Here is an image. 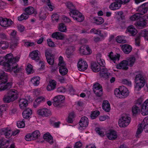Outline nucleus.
I'll return each instance as SVG.
<instances>
[{"label":"nucleus","mask_w":148,"mask_h":148,"mask_svg":"<svg viewBox=\"0 0 148 148\" xmlns=\"http://www.w3.org/2000/svg\"><path fill=\"white\" fill-rule=\"evenodd\" d=\"M67 7L70 9V15L73 19L79 22H82L84 20V17L82 14L75 9V7L71 2L66 3Z\"/></svg>","instance_id":"obj_1"},{"label":"nucleus","mask_w":148,"mask_h":148,"mask_svg":"<svg viewBox=\"0 0 148 148\" xmlns=\"http://www.w3.org/2000/svg\"><path fill=\"white\" fill-rule=\"evenodd\" d=\"M115 95L119 98H124L129 95L130 92L127 88L124 86H119L115 89L114 91Z\"/></svg>","instance_id":"obj_2"},{"label":"nucleus","mask_w":148,"mask_h":148,"mask_svg":"<svg viewBox=\"0 0 148 148\" xmlns=\"http://www.w3.org/2000/svg\"><path fill=\"white\" fill-rule=\"evenodd\" d=\"M18 92L16 90L11 89L4 96L3 99V101L4 102L7 103L13 102L18 98Z\"/></svg>","instance_id":"obj_3"},{"label":"nucleus","mask_w":148,"mask_h":148,"mask_svg":"<svg viewBox=\"0 0 148 148\" xmlns=\"http://www.w3.org/2000/svg\"><path fill=\"white\" fill-rule=\"evenodd\" d=\"M7 75L5 73L4 71L0 72V80H2L3 82L0 84V91H4L9 89L11 87V83H6L7 81Z\"/></svg>","instance_id":"obj_4"},{"label":"nucleus","mask_w":148,"mask_h":148,"mask_svg":"<svg viewBox=\"0 0 148 148\" xmlns=\"http://www.w3.org/2000/svg\"><path fill=\"white\" fill-rule=\"evenodd\" d=\"M11 70L10 71H6L10 72L13 71L14 73V75L19 79H23L24 77V75L22 72L23 68L22 66L18 67L17 64H14L10 66Z\"/></svg>","instance_id":"obj_5"},{"label":"nucleus","mask_w":148,"mask_h":148,"mask_svg":"<svg viewBox=\"0 0 148 148\" xmlns=\"http://www.w3.org/2000/svg\"><path fill=\"white\" fill-rule=\"evenodd\" d=\"M135 82L136 85L135 86V90L137 91L140 90L145 84V79L140 74L136 75Z\"/></svg>","instance_id":"obj_6"},{"label":"nucleus","mask_w":148,"mask_h":148,"mask_svg":"<svg viewBox=\"0 0 148 148\" xmlns=\"http://www.w3.org/2000/svg\"><path fill=\"white\" fill-rule=\"evenodd\" d=\"M131 118L126 114L122 115L119 118L118 121V125L121 127H125L130 124Z\"/></svg>","instance_id":"obj_7"},{"label":"nucleus","mask_w":148,"mask_h":148,"mask_svg":"<svg viewBox=\"0 0 148 148\" xmlns=\"http://www.w3.org/2000/svg\"><path fill=\"white\" fill-rule=\"evenodd\" d=\"M4 58L5 63V71H10L11 70L10 66L13 65L12 64L13 55L11 53H8L5 56Z\"/></svg>","instance_id":"obj_8"},{"label":"nucleus","mask_w":148,"mask_h":148,"mask_svg":"<svg viewBox=\"0 0 148 148\" xmlns=\"http://www.w3.org/2000/svg\"><path fill=\"white\" fill-rule=\"evenodd\" d=\"M13 23V22L9 18L0 17V25L4 27H8Z\"/></svg>","instance_id":"obj_9"},{"label":"nucleus","mask_w":148,"mask_h":148,"mask_svg":"<svg viewBox=\"0 0 148 148\" xmlns=\"http://www.w3.org/2000/svg\"><path fill=\"white\" fill-rule=\"evenodd\" d=\"M77 66L79 71H83L87 69L88 65L87 63L84 59L80 58L78 62Z\"/></svg>","instance_id":"obj_10"},{"label":"nucleus","mask_w":148,"mask_h":148,"mask_svg":"<svg viewBox=\"0 0 148 148\" xmlns=\"http://www.w3.org/2000/svg\"><path fill=\"white\" fill-rule=\"evenodd\" d=\"M80 127L79 129L81 130L85 129L88 126V118L86 116L82 117L79 123Z\"/></svg>","instance_id":"obj_11"},{"label":"nucleus","mask_w":148,"mask_h":148,"mask_svg":"<svg viewBox=\"0 0 148 148\" xmlns=\"http://www.w3.org/2000/svg\"><path fill=\"white\" fill-rule=\"evenodd\" d=\"M65 97L62 95H58L55 97L53 99V105L54 106L57 107L60 105Z\"/></svg>","instance_id":"obj_12"},{"label":"nucleus","mask_w":148,"mask_h":148,"mask_svg":"<svg viewBox=\"0 0 148 148\" xmlns=\"http://www.w3.org/2000/svg\"><path fill=\"white\" fill-rule=\"evenodd\" d=\"M93 91L96 95L99 97L102 94V88L101 86L98 83H96L93 86Z\"/></svg>","instance_id":"obj_13"},{"label":"nucleus","mask_w":148,"mask_h":148,"mask_svg":"<svg viewBox=\"0 0 148 148\" xmlns=\"http://www.w3.org/2000/svg\"><path fill=\"white\" fill-rule=\"evenodd\" d=\"M108 56L109 60L113 62L114 63H115L116 61H119L120 57L119 54L117 53L114 54L112 51L108 53Z\"/></svg>","instance_id":"obj_14"},{"label":"nucleus","mask_w":148,"mask_h":148,"mask_svg":"<svg viewBox=\"0 0 148 148\" xmlns=\"http://www.w3.org/2000/svg\"><path fill=\"white\" fill-rule=\"evenodd\" d=\"M37 113L39 115L47 117L50 115L51 113L49 110L46 108H43L39 109L38 110Z\"/></svg>","instance_id":"obj_15"},{"label":"nucleus","mask_w":148,"mask_h":148,"mask_svg":"<svg viewBox=\"0 0 148 148\" xmlns=\"http://www.w3.org/2000/svg\"><path fill=\"white\" fill-rule=\"evenodd\" d=\"M141 112L143 115L148 114V99L144 101L142 105Z\"/></svg>","instance_id":"obj_16"},{"label":"nucleus","mask_w":148,"mask_h":148,"mask_svg":"<svg viewBox=\"0 0 148 148\" xmlns=\"http://www.w3.org/2000/svg\"><path fill=\"white\" fill-rule=\"evenodd\" d=\"M1 132L7 138H10L12 136V131L10 127H6L2 129Z\"/></svg>","instance_id":"obj_17"},{"label":"nucleus","mask_w":148,"mask_h":148,"mask_svg":"<svg viewBox=\"0 0 148 148\" xmlns=\"http://www.w3.org/2000/svg\"><path fill=\"white\" fill-rule=\"evenodd\" d=\"M128 63L127 60H123L116 66L117 69L127 70L128 69Z\"/></svg>","instance_id":"obj_18"},{"label":"nucleus","mask_w":148,"mask_h":148,"mask_svg":"<svg viewBox=\"0 0 148 148\" xmlns=\"http://www.w3.org/2000/svg\"><path fill=\"white\" fill-rule=\"evenodd\" d=\"M56 82L54 80H50L46 87V89L48 91H50L54 90L56 87Z\"/></svg>","instance_id":"obj_19"},{"label":"nucleus","mask_w":148,"mask_h":148,"mask_svg":"<svg viewBox=\"0 0 148 148\" xmlns=\"http://www.w3.org/2000/svg\"><path fill=\"white\" fill-rule=\"evenodd\" d=\"M121 6V4L118 0H115V1L109 5V8L112 10H114L119 9Z\"/></svg>","instance_id":"obj_20"},{"label":"nucleus","mask_w":148,"mask_h":148,"mask_svg":"<svg viewBox=\"0 0 148 148\" xmlns=\"http://www.w3.org/2000/svg\"><path fill=\"white\" fill-rule=\"evenodd\" d=\"M100 76L105 79L108 78L110 75L107 69L103 68L101 69L99 73Z\"/></svg>","instance_id":"obj_21"},{"label":"nucleus","mask_w":148,"mask_h":148,"mask_svg":"<svg viewBox=\"0 0 148 148\" xmlns=\"http://www.w3.org/2000/svg\"><path fill=\"white\" fill-rule=\"evenodd\" d=\"M39 52L38 50H34L29 54V56L32 59L37 61L39 60Z\"/></svg>","instance_id":"obj_22"},{"label":"nucleus","mask_w":148,"mask_h":148,"mask_svg":"<svg viewBox=\"0 0 148 148\" xmlns=\"http://www.w3.org/2000/svg\"><path fill=\"white\" fill-rule=\"evenodd\" d=\"M18 105L20 108L23 110L28 106V101L25 99H21L19 101Z\"/></svg>","instance_id":"obj_23"},{"label":"nucleus","mask_w":148,"mask_h":148,"mask_svg":"<svg viewBox=\"0 0 148 148\" xmlns=\"http://www.w3.org/2000/svg\"><path fill=\"white\" fill-rule=\"evenodd\" d=\"M106 136L108 139L111 140H115L118 136L116 132L113 130H110L107 134Z\"/></svg>","instance_id":"obj_24"},{"label":"nucleus","mask_w":148,"mask_h":148,"mask_svg":"<svg viewBox=\"0 0 148 148\" xmlns=\"http://www.w3.org/2000/svg\"><path fill=\"white\" fill-rule=\"evenodd\" d=\"M32 114L31 109L27 108L24 110L22 113L23 117L25 119H28Z\"/></svg>","instance_id":"obj_25"},{"label":"nucleus","mask_w":148,"mask_h":148,"mask_svg":"<svg viewBox=\"0 0 148 148\" xmlns=\"http://www.w3.org/2000/svg\"><path fill=\"white\" fill-rule=\"evenodd\" d=\"M121 49L123 52L126 54H128L132 51V47L130 45L127 44H125L123 45H121Z\"/></svg>","instance_id":"obj_26"},{"label":"nucleus","mask_w":148,"mask_h":148,"mask_svg":"<svg viewBox=\"0 0 148 148\" xmlns=\"http://www.w3.org/2000/svg\"><path fill=\"white\" fill-rule=\"evenodd\" d=\"M43 137L45 140L50 144H52L53 143V137L49 133H46L44 135Z\"/></svg>","instance_id":"obj_27"},{"label":"nucleus","mask_w":148,"mask_h":148,"mask_svg":"<svg viewBox=\"0 0 148 148\" xmlns=\"http://www.w3.org/2000/svg\"><path fill=\"white\" fill-rule=\"evenodd\" d=\"M144 130L145 132H148V122L147 125H144L142 126H140L139 128H138L136 132V135L138 136V135L141 134L143 130Z\"/></svg>","instance_id":"obj_28"},{"label":"nucleus","mask_w":148,"mask_h":148,"mask_svg":"<svg viewBox=\"0 0 148 148\" xmlns=\"http://www.w3.org/2000/svg\"><path fill=\"white\" fill-rule=\"evenodd\" d=\"M91 68L93 71L97 72L100 70V66L95 62H93L91 64Z\"/></svg>","instance_id":"obj_29"},{"label":"nucleus","mask_w":148,"mask_h":148,"mask_svg":"<svg viewBox=\"0 0 148 148\" xmlns=\"http://www.w3.org/2000/svg\"><path fill=\"white\" fill-rule=\"evenodd\" d=\"M52 38L62 40L64 38L63 34L59 32H56L52 34L51 35Z\"/></svg>","instance_id":"obj_30"},{"label":"nucleus","mask_w":148,"mask_h":148,"mask_svg":"<svg viewBox=\"0 0 148 148\" xmlns=\"http://www.w3.org/2000/svg\"><path fill=\"white\" fill-rule=\"evenodd\" d=\"M96 61L97 63L100 66H103L105 64L104 60L102 58L101 55L97 54L96 57Z\"/></svg>","instance_id":"obj_31"},{"label":"nucleus","mask_w":148,"mask_h":148,"mask_svg":"<svg viewBox=\"0 0 148 148\" xmlns=\"http://www.w3.org/2000/svg\"><path fill=\"white\" fill-rule=\"evenodd\" d=\"M103 109L105 111L108 112L110 109V104L107 100L104 101L102 104Z\"/></svg>","instance_id":"obj_32"},{"label":"nucleus","mask_w":148,"mask_h":148,"mask_svg":"<svg viewBox=\"0 0 148 148\" xmlns=\"http://www.w3.org/2000/svg\"><path fill=\"white\" fill-rule=\"evenodd\" d=\"M25 11L28 15H30L34 13L35 14H37V12L35 11L34 8L32 7L29 6L25 8Z\"/></svg>","instance_id":"obj_33"},{"label":"nucleus","mask_w":148,"mask_h":148,"mask_svg":"<svg viewBox=\"0 0 148 148\" xmlns=\"http://www.w3.org/2000/svg\"><path fill=\"white\" fill-rule=\"evenodd\" d=\"M40 80V77L38 76H36L32 78L31 80V81L32 84L34 86H37L39 84Z\"/></svg>","instance_id":"obj_34"},{"label":"nucleus","mask_w":148,"mask_h":148,"mask_svg":"<svg viewBox=\"0 0 148 148\" xmlns=\"http://www.w3.org/2000/svg\"><path fill=\"white\" fill-rule=\"evenodd\" d=\"M126 36H118L116 38V41L119 43H125L126 42Z\"/></svg>","instance_id":"obj_35"},{"label":"nucleus","mask_w":148,"mask_h":148,"mask_svg":"<svg viewBox=\"0 0 148 148\" xmlns=\"http://www.w3.org/2000/svg\"><path fill=\"white\" fill-rule=\"evenodd\" d=\"M127 62L128 65L130 67H132L136 62V59L135 57L130 56L127 59Z\"/></svg>","instance_id":"obj_36"},{"label":"nucleus","mask_w":148,"mask_h":148,"mask_svg":"<svg viewBox=\"0 0 148 148\" xmlns=\"http://www.w3.org/2000/svg\"><path fill=\"white\" fill-rule=\"evenodd\" d=\"M65 66H60L59 67V72L62 75H66L68 71V69Z\"/></svg>","instance_id":"obj_37"},{"label":"nucleus","mask_w":148,"mask_h":148,"mask_svg":"<svg viewBox=\"0 0 148 148\" xmlns=\"http://www.w3.org/2000/svg\"><path fill=\"white\" fill-rule=\"evenodd\" d=\"M41 1L44 3H46L47 5V8L48 10L50 11L53 10L54 7L52 5L50 0H41Z\"/></svg>","instance_id":"obj_38"},{"label":"nucleus","mask_w":148,"mask_h":148,"mask_svg":"<svg viewBox=\"0 0 148 148\" xmlns=\"http://www.w3.org/2000/svg\"><path fill=\"white\" fill-rule=\"evenodd\" d=\"M127 30L132 36H134L136 34L137 32L136 29L133 26H130L128 27Z\"/></svg>","instance_id":"obj_39"},{"label":"nucleus","mask_w":148,"mask_h":148,"mask_svg":"<svg viewBox=\"0 0 148 148\" xmlns=\"http://www.w3.org/2000/svg\"><path fill=\"white\" fill-rule=\"evenodd\" d=\"M9 44L8 42L5 41H1L0 42V48L3 49L5 50L8 47Z\"/></svg>","instance_id":"obj_40"},{"label":"nucleus","mask_w":148,"mask_h":148,"mask_svg":"<svg viewBox=\"0 0 148 148\" xmlns=\"http://www.w3.org/2000/svg\"><path fill=\"white\" fill-rule=\"evenodd\" d=\"M95 131L97 133L101 136H103L106 132V130L104 129H101L98 127L95 129Z\"/></svg>","instance_id":"obj_41"},{"label":"nucleus","mask_w":148,"mask_h":148,"mask_svg":"<svg viewBox=\"0 0 148 148\" xmlns=\"http://www.w3.org/2000/svg\"><path fill=\"white\" fill-rule=\"evenodd\" d=\"M132 111L133 115H136L140 112V109L137 105H135L132 107Z\"/></svg>","instance_id":"obj_42"},{"label":"nucleus","mask_w":148,"mask_h":148,"mask_svg":"<svg viewBox=\"0 0 148 148\" xmlns=\"http://www.w3.org/2000/svg\"><path fill=\"white\" fill-rule=\"evenodd\" d=\"M75 116V115L74 112H71L67 119V122L70 123H71L73 122V119Z\"/></svg>","instance_id":"obj_43"},{"label":"nucleus","mask_w":148,"mask_h":148,"mask_svg":"<svg viewBox=\"0 0 148 148\" xmlns=\"http://www.w3.org/2000/svg\"><path fill=\"white\" fill-rule=\"evenodd\" d=\"M94 22L97 25H100L104 22L103 19L101 17H97L94 18Z\"/></svg>","instance_id":"obj_44"},{"label":"nucleus","mask_w":148,"mask_h":148,"mask_svg":"<svg viewBox=\"0 0 148 148\" xmlns=\"http://www.w3.org/2000/svg\"><path fill=\"white\" fill-rule=\"evenodd\" d=\"M137 11L139 12L138 13L140 14V16H141L147 12V10H146L143 7H142V5H141L138 8Z\"/></svg>","instance_id":"obj_45"},{"label":"nucleus","mask_w":148,"mask_h":148,"mask_svg":"<svg viewBox=\"0 0 148 148\" xmlns=\"http://www.w3.org/2000/svg\"><path fill=\"white\" fill-rule=\"evenodd\" d=\"M26 70L27 73L28 74H29L33 72L32 66L29 64H28L27 65Z\"/></svg>","instance_id":"obj_46"},{"label":"nucleus","mask_w":148,"mask_h":148,"mask_svg":"<svg viewBox=\"0 0 148 148\" xmlns=\"http://www.w3.org/2000/svg\"><path fill=\"white\" fill-rule=\"evenodd\" d=\"M141 17L140 14L138 13L130 16V18L132 21H134L140 19Z\"/></svg>","instance_id":"obj_47"},{"label":"nucleus","mask_w":148,"mask_h":148,"mask_svg":"<svg viewBox=\"0 0 148 148\" xmlns=\"http://www.w3.org/2000/svg\"><path fill=\"white\" fill-rule=\"evenodd\" d=\"M58 29L60 31L62 32H66L67 31L66 26L63 23L59 24L58 26Z\"/></svg>","instance_id":"obj_48"},{"label":"nucleus","mask_w":148,"mask_h":148,"mask_svg":"<svg viewBox=\"0 0 148 148\" xmlns=\"http://www.w3.org/2000/svg\"><path fill=\"white\" fill-rule=\"evenodd\" d=\"M29 17V16L27 14L23 13L20 16L18 17V21H21L24 20H26Z\"/></svg>","instance_id":"obj_49"},{"label":"nucleus","mask_w":148,"mask_h":148,"mask_svg":"<svg viewBox=\"0 0 148 148\" xmlns=\"http://www.w3.org/2000/svg\"><path fill=\"white\" fill-rule=\"evenodd\" d=\"M32 133L34 140L38 138L40 135V132L38 130H36Z\"/></svg>","instance_id":"obj_50"},{"label":"nucleus","mask_w":148,"mask_h":148,"mask_svg":"<svg viewBox=\"0 0 148 148\" xmlns=\"http://www.w3.org/2000/svg\"><path fill=\"white\" fill-rule=\"evenodd\" d=\"M18 39H17L16 40H13L11 42L10 44V48L11 49H13L16 47L18 45L17 41Z\"/></svg>","instance_id":"obj_51"},{"label":"nucleus","mask_w":148,"mask_h":148,"mask_svg":"<svg viewBox=\"0 0 148 148\" xmlns=\"http://www.w3.org/2000/svg\"><path fill=\"white\" fill-rule=\"evenodd\" d=\"M100 113L99 111L97 110H95L92 112L90 115L91 118L92 119H95L97 116L99 115Z\"/></svg>","instance_id":"obj_52"},{"label":"nucleus","mask_w":148,"mask_h":148,"mask_svg":"<svg viewBox=\"0 0 148 148\" xmlns=\"http://www.w3.org/2000/svg\"><path fill=\"white\" fill-rule=\"evenodd\" d=\"M146 24L147 23L146 22L142 20V21H138L137 22V26L138 27L142 28L143 27L145 26Z\"/></svg>","instance_id":"obj_53"},{"label":"nucleus","mask_w":148,"mask_h":148,"mask_svg":"<svg viewBox=\"0 0 148 148\" xmlns=\"http://www.w3.org/2000/svg\"><path fill=\"white\" fill-rule=\"evenodd\" d=\"M90 33H93L95 34H98L101 36H103L102 35H101V31L99 29H95L93 28L90 31Z\"/></svg>","instance_id":"obj_54"},{"label":"nucleus","mask_w":148,"mask_h":148,"mask_svg":"<svg viewBox=\"0 0 148 148\" xmlns=\"http://www.w3.org/2000/svg\"><path fill=\"white\" fill-rule=\"evenodd\" d=\"M121 82L123 84L128 86H131L132 85L131 82L130 80L127 79H122Z\"/></svg>","instance_id":"obj_55"},{"label":"nucleus","mask_w":148,"mask_h":148,"mask_svg":"<svg viewBox=\"0 0 148 148\" xmlns=\"http://www.w3.org/2000/svg\"><path fill=\"white\" fill-rule=\"evenodd\" d=\"M45 98L43 96H40L38 97L35 100L36 102L38 104L40 103L42 101H46Z\"/></svg>","instance_id":"obj_56"},{"label":"nucleus","mask_w":148,"mask_h":148,"mask_svg":"<svg viewBox=\"0 0 148 148\" xmlns=\"http://www.w3.org/2000/svg\"><path fill=\"white\" fill-rule=\"evenodd\" d=\"M58 60V64L60 66L66 65V64L63 60V58L61 56H60L59 57Z\"/></svg>","instance_id":"obj_57"},{"label":"nucleus","mask_w":148,"mask_h":148,"mask_svg":"<svg viewBox=\"0 0 148 148\" xmlns=\"http://www.w3.org/2000/svg\"><path fill=\"white\" fill-rule=\"evenodd\" d=\"M75 50V48L73 46H70L66 50V53L68 54H70L73 52Z\"/></svg>","instance_id":"obj_58"},{"label":"nucleus","mask_w":148,"mask_h":148,"mask_svg":"<svg viewBox=\"0 0 148 148\" xmlns=\"http://www.w3.org/2000/svg\"><path fill=\"white\" fill-rule=\"evenodd\" d=\"M17 125L18 128H23L25 126V122L23 121H18L17 123Z\"/></svg>","instance_id":"obj_59"},{"label":"nucleus","mask_w":148,"mask_h":148,"mask_svg":"<svg viewBox=\"0 0 148 148\" xmlns=\"http://www.w3.org/2000/svg\"><path fill=\"white\" fill-rule=\"evenodd\" d=\"M59 15L57 14H53L51 16V19L53 22H57L59 19Z\"/></svg>","instance_id":"obj_60"},{"label":"nucleus","mask_w":148,"mask_h":148,"mask_svg":"<svg viewBox=\"0 0 148 148\" xmlns=\"http://www.w3.org/2000/svg\"><path fill=\"white\" fill-rule=\"evenodd\" d=\"M25 139L27 141H30L34 140L33 137L32 133L27 134L25 136Z\"/></svg>","instance_id":"obj_61"},{"label":"nucleus","mask_w":148,"mask_h":148,"mask_svg":"<svg viewBox=\"0 0 148 148\" xmlns=\"http://www.w3.org/2000/svg\"><path fill=\"white\" fill-rule=\"evenodd\" d=\"M148 117H146L144 119L143 121L140 124L138 125V128H139L140 126H142V125H147L148 123Z\"/></svg>","instance_id":"obj_62"},{"label":"nucleus","mask_w":148,"mask_h":148,"mask_svg":"<svg viewBox=\"0 0 148 148\" xmlns=\"http://www.w3.org/2000/svg\"><path fill=\"white\" fill-rule=\"evenodd\" d=\"M5 61L4 57L0 56V65L3 66V68L5 70Z\"/></svg>","instance_id":"obj_63"},{"label":"nucleus","mask_w":148,"mask_h":148,"mask_svg":"<svg viewBox=\"0 0 148 148\" xmlns=\"http://www.w3.org/2000/svg\"><path fill=\"white\" fill-rule=\"evenodd\" d=\"M39 65L40 67L38 69L39 70H43L45 66V62L43 60H40L39 63Z\"/></svg>","instance_id":"obj_64"}]
</instances>
